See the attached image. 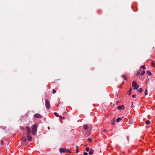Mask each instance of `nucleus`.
<instances>
[{
    "mask_svg": "<svg viewBox=\"0 0 155 155\" xmlns=\"http://www.w3.org/2000/svg\"><path fill=\"white\" fill-rule=\"evenodd\" d=\"M140 73L139 72H137V75H140Z\"/></svg>",
    "mask_w": 155,
    "mask_h": 155,
    "instance_id": "bb28decb",
    "label": "nucleus"
},
{
    "mask_svg": "<svg viewBox=\"0 0 155 155\" xmlns=\"http://www.w3.org/2000/svg\"><path fill=\"white\" fill-rule=\"evenodd\" d=\"M94 152V150L92 149H90L89 152V154L90 155H92Z\"/></svg>",
    "mask_w": 155,
    "mask_h": 155,
    "instance_id": "1a4fd4ad",
    "label": "nucleus"
},
{
    "mask_svg": "<svg viewBox=\"0 0 155 155\" xmlns=\"http://www.w3.org/2000/svg\"><path fill=\"white\" fill-rule=\"evenodd\" d=\"M154 64H155V63L153 62H152L151 63V64L153 66H154Z\"/></svg>",
    "mask_w": 155,
    "mask_h": 155,
    "instance_id": "b1692460",
    "label": "nucleus"
},
{
    "mask_svg": "<svg viewBox=\"0 0 155 155\" xmlns=\"http://www.w3.org/2000/svg\"><path fill=\"white\" fill-rule=\"evenodd\" d=\"M136 95H132V97L133 98H135Z\"/></svg>",
    "mask_w": 155,
    "mask_h": 155,
    "instance_id": "393cba45",
    "label": "nucleus"
},
{
    "mask_svg": "<svg viewBox=\"0 0 155 155\" xmlns=\"http://www.w3.org/2000/svg\"><path fill=\"white\" fill-rule=\"evenodd\" d=\"M144 94L145 95H146L147 94V89L145 90L144 91Z\"/></svg>",
    "mask_w": 155,
    "mask_h": 155,
    "instance_id": "2eb2a0df",
    "label": "nucleus"
},
{
    "mask_svg": "<svg viewBox=\"0 0 155 155\" xmlns=\"http://www.w3.org/2000/svg\"><path fill=\"white\" fill-rule=\"evenodd\" d=\"M145 73V71H143L142 72L140 73V75H143Z\"/></svg>",
    "mask_w": 155,
    "mask_h": 155,
    "instance_id": "f3484780",
    "label": "nucleus"
},
{
    "mask_svg": "<svg viewBox=\"0 0 155 155\" xmlns=\"http://www.w3.org/2000/svg\"><path fill=\"white\" fill-rule=\"evenodd\" d=\"M147 73L149 75H150L151 74L150 72V71H148L147 72Z\"/></svg>",
    "mask_w": 155,
    "mask_h": 155,
    "instance_id": "412c9836",
    "label": "nucleus"
},
{
    "mask_svg": "<svg viewBox=\"0 0 155 155\" xmlns=\"http://www.w3.org/2000/svg\"><path fill=\"white\" fill-rule=\"evenodd\" d=\"M132 86L133 87H134V89H137L139 88V85L137 84V83L134 81L132 82Z\"/></svg>",
    "mask_w": 155,
    "mask_h": 155,
    "instance_id": "f03ea898",
    "label": "nucleus"
},
{
    "mask_svg": "<svg viewBox=\"0 0 155 155\" xmlns=\"http://www.w3.org/2000/svg\"><path fill=\"white\" fill-rule=\"evenodd\" d=\"M114 123H115V122H114V121H113V122H112L111 123V124L112 125H114Z\"/></svg>",
    "mask_w": 155,
    "mask_h": 155,
    "instance_id": "cd10ccee",
    "label": "nucleus"
},
{
    "mask_svg": "<svg viewBox=\"0 0 155 155\" xmlns=\"http://www.w3.org/2000/svg\"><path fill=\"white\" fill-rule=\"evenodd\" d=\"M62 118H63V119H64V117H63V118L62 117Z\"/></svg>",
    "mask_w": 155,
    "mask_h": 155,
    "instance_id": "c9c22d12",
    "label": "nucleus"
},
{
    "mask_svg": "<svg viewBox=\"0 0 155 155\" xmlns=\"http://www.w3.org/2000/svg\"><path fill=\"white\" fill-rule=\"evenodd\" d=\"M118 110H120L121 109L123 110L124 109V106L123 105L121 106H119L117 108Z\"/></svg>",
    "mask_w": 155,
    "mask_h": 155,
    "instance_id": "9d476101",
    "label": "nucleus"
},
{
    "mask_svg": "<svg viewBox=\"0 0 155 155\" xmlns=\"http://www.w3.org/2000/svg\"><path fill=\"white\" fill-rule=\"evenodd\" d=\"M26 132L27 133V134H30L31 133V129L28 127H26Z\"/></svg>",
    "mask_w": 155,
    "mask_h": 155,
    "instance_id": "20e7f679",
    "label": "nucleus"
},
{
    "mask_svg": "<svg viewBox=\"0 0 155 155\" xmlns=\"http://www.w3.org/2000/svg\"><path fill=\"white\" fill-rule=\"evenodd\" d=\"M60 119H62V116H60Z\"/></svg>",
    "mask_w": 155,
    "mask_h": 155,
    "instance_id": "2f4dec72",
    "label": "nucleus"
},
{
    "mask_svg": "<svg viewBox=\"0 0 155 155\" xmlns=\"http://www.w3.org/2000/svg\"><path fill=\"white\" fill-rule=\"evenodd\" d=\"M131 90H132V89H131V88H130V89L129 91H128L129 95H130V94H131Z\"/></svg>",
    "mask_w": 155,
    "mask_h": 155,
    "instance_id": "6ab92c4d",
    "label": "nucleus"
},
{
    "mask_svg": "<svg viewBox=\"0 0 155 155\" xmlns=\"http://www.w3.org/2000/svg\"><path fill=\"white\" fill-rule=\"evenodd\" d=\"M26 140V139L25 138V137H23L22 139V140L25 142Z\"/></svg>",
    "mask_w": 155,
    "mask_h": 155,
    "instance_id": "ddd939ff",
    "label": "nucleus"
},
{
    "mask_svg": "<svg viewBox=\"0 0 155 155\" xmlns=\"http://www.w3.org/2000/svg\"><path fill=\"white\" fill-rule=\"evenodd\" d=\"M117 103H118V101H117Z\"/></svg>",
    "mask_w": 155,
    "mask_h": 155,
    "instance_id": "4c0bfd02",
    "label": "nucleus"
},
{
    "mask_svg": "<svg viewBox=\"0 0 155 155\" xmlns=\"http://www.w3.org/2000/svg\"><path fill=\"white\" fill-rule=\"evenodd\" d=\"M89 127L87 125H85L83 127V128L84 130H87Z\"/></svg>",
    "mask_w": 155,
    "mask_h": 155,
    "instance_id": "6e6552de",
    "label": "nucleus"
},
{
    "mask_svg": "<svg viewBox=\"0 0 155 155\" xmlns=\"http://www.w3.org/2000/svg\"><path fill=\"white\" fill-rule=\"evenodd\" d=\"M142 88H140L138 90V92L139 93H140L142 92Z\"/></svg>",
    "mask_w": 155,
    "mask_h": 155,
    "instance_id": "f8f14e48",
    "label": "nucleus"
},
{
    "mask_svg": "<svg viewBox=\"0 0 155 155\" xmlns=\"http://www.w3.org/2000/svg\"><path fill=\"white\" fill-rule=\"evenodd\" d=\"M124 117H122L121 118H120L119 117L116 120L117 122H119V121L121 120L122 118Z\"/></svg>",
    "mask_w": 155,
    "mask_h": 155,
    "instance_id": "9b49d317",
    "label": "nucleus"
},
{
    "mask_svg": "<svg viewBox=\"0 0 155 155\" xmlns=\"http://www.w3.org/2000/svg\"><path fill=\"white\" fill-rule=\"evenodd\" d=\"M67 152H68V153H70L71 152L68 150L67 151Z\"/></svg>",
    "mask_w": 155,
    "mask_h": 155,
    "instance_id": "c756f323",
    "label": "nucleus"
},
{
    "mask_svg": "<svg viewBox=\"0 0 155 155\" xmlns=\"http://www.w3.org/2000/svg\"><path fill=\"white\" fill-rule=\"evenodd\" d=\"M75 152H76V153H78L79 152V150H77Z\"/></svg>",
    "mask_w": 155,
    "mask_h": 155,
    "instance_id": "c85d7f7f",
    "label": "nucleus"
},
{
    "mask_svg": "<svg viewBox=\"0 0 155 155\" xmlns=\"http://www.w3.org/2000/svg\"><path fill=\"white\" fill-rule=\"evenodd\" d=\"M84 155H87L88 153H87L86 152H84Z\"/></svg>",
    "mask_w": 155,
    "mask_h": 155,
    "instance_id": "a878e982",
    "label": "nucleus"
},
{
    "mask_svg": "<svg viewBox=\"0 0 155 155\" xmlns=\"http://www.w3.org/2000/svg\"><path fill=\"white\" fill-rule=\"evenodd\" d=\"M92 141V140L91 138H88L87 139V141L89 143H90Z\"/></svg>",
    "mask_w": 155,
    "mask_h": 155,
    "instance_id": "4468645a",
    "label": "nucleus"
},
{
    "mask_svg": "<svg viewBox=\"0 0 155 155\" xmlns=\"http://www.w3.org/2000/svg\"><path fill=\"white\" fill-rule=\"evenodd\" d=\"M66 149L65 148H61L60 149V151L61 153H65L66 151Z\"/></svg>",
    "mask_w": 155,
    "mask_h": 155,
    "instance_id": "0eeeda50",
    "label": "nucleus"
},
{
    "mask_svg": "<svg viewBox=\"0 0 155 155\" xmlns=\"http://www.w3.org/2000/svg\"><path fill=\"white\" fill-rule=\"evenodd\" d=\"M54 115H55L56 116V117H58V113H56V112H54Z\"/></svg>",
    "mask_w": 155,
    "mask_h": 155,
    "instance_id": "aec40b11",
    "label": "nucleus"
},
{
    "mask_svg": "<svg viewBox=\"0 0 155 155\" xmlns=\"http://www.w3.org/2000/svg\"><path fill=\"white\" fill-rule=\"evenodd\" d=\"M53 92V94H55V93H56V91L55 90L53 89V92Z\"/></svg>",
    "mask_w": 155,
    "mask_h": 155,
    "instance_id": "4be33fe9",
    "label": "nucleus"
},
{
    "mask_svg": "<svg viewBox=\"0 0 155 155\" xmlns=\"http://www.w3.org/2000/svg\"><path fill=\"white\" fill-rule=\"evenodd\" d=\"M141 68H143V69H145V68L144 66H142L140 67Z\"/></svg>",
    "mask_w": 155,
    "mask_h": 155,
    "instance_id": "5701e85b",
    "label": "nucleus"
},
{
    "mask_svg": "<svg viewBox=\"0 0 155 155\" xmlns=\"http://www.w3.org/2000/svg\"><path fill=\"white\" fill-rule=\"evenodd\" d=\"M30 135V134H27V138L28 140L31 141L32 140V137Z\"/></svg>",
    "mask_w": 155,
    "mask_h": 155,
    "instance_id": "423d86ee",
    "label": "nucleus"
},
{
    "mask_svg": "<svg viewBox=\"0 0 155 155\" xmlns=\"http://www.w3.org/2000/svg\"><path fill=\"white\" fill-rule=\"evenodd\" d=\"M90 150V148L89 147H87L86 148V151L87 152H89Z\"/></svg>",
    "mask_w": 155,
    "mask_h": 155,
    "instance_id": "dca6fc26",
    "label": "nucleus"
},
{
    "mask_svg": "<svg viewBox=\"0 0 155 155\" xmlns=\"http://www.w3.org/2000/svg\"><path fill=\"white\" fill-rule=\"evenodd\" d=\"M129 138V137H127V140H128Z\"/></svg>",
    "mask_w": 155,
    "mask_h": 155,
    "instance_id": "f704fd0d",
    "label": "nucleus"
},
{
    "mask_svg": "<svg viewBox=\"0 0 155 155\" xmlns=\"http://www.w3.org/2000/svg\"><path fill=\"white\" fill-rule=\"evenodd\" d=\"M124 79L125 80H127V78H126V77H125L124 78Z\"/></svg>",
    "mask_w": 155,
    "mask_h": 155,
    "instance_id": "7c9ffc66",
    "label": "nucleus"
},
{
    "mask_svg": "<svg viewBox=\"0 0 155 155\" xmlns=\"http://www.w3.org/2000/svg\"><path fill=\"white\" fill-rule=\"evenodd\" d=\"M122 77H124V78L125 77V76L124 75H122Z\"/></svg>",
    "mask_w": 155,
    "mask_h": 155,
    "instance_id": "473e14b6",
    "label": "nucleus"
},
{
    "mask_svg": "<svg viewBox=\"0 0 155 155\" xmlns=\"http://www.w3.org/2000/svg\"><path fill=\"white\" fill-rule=\"evenodd\" d=\"M37 130V126L36 124H34L32 126L31 133L33 135L36 134Z\"/></svg>",
    "mask_w": 155,
    "mask_h": 155,
    "instance_id": "f257e3e1",
    "label": "nucleus"
},
{
    "mask_svg": "<svg viewBox=\"0 0 155 155\" xmlns=\"http://www.w3.org/2000/svg\"><path fill=\"white\" fill-rule=\"evenodd\" d=\"M150 123V122L149 120H147L146 122H145L146 124H149Z\"/></svg>",
    "mask_w": 155,
    "mask_h": 155,
    "instance_id": "a211bd4d",
    "label": "nucleus"
},
{
    "mask_svg": "<svg viewBox=\"0 0 155 155\" xmlns=\"http://www.w3.org/2000/svg\"><path fill=\"white\" fill-rule=\"evenodd\" d=\"M34 117H35L39 118H41L42 117L41 115L38 114H35L34 115Z\"/></svg>",
    "mask_w": 155,
    "mask_h": 155,
    "instance_id": "39448f33",
    "label": "nucleus"
},
{
    "mask_svg": "<svg viewBox=\"0 0 155 155\" xmlns=\"http://www.w3.org/2000/svg\"><path fill=\"white\" fill-rule=\"evenodd\" d=\"M48 128L49 129V130L50 129V127H48Z\"/></svg>",
    "mask_w": 155,
    "mask_h": 155,
    "instance_id": "72a5a7b5",
    "label": "nucleus"
},
{
    "mask_svg": "<svg viewBox=\"0 0 155 155\" xmlns=\"http://www.w3.org/2000/svg\"><path fill=\"white\" fill-rule=\"evenodd\" d=\"M106 131V130H104V131Z\"/></svg>",
    "mask_w": 155,
    "mask_h": 155,
    "instance_id": "e433bc0d",
    "label": "nucleus"
},
{
    "mask_svg": "<svg viewBox=\"0 0 155 155\" xmlns=\"http://www.w3.org/2000/svg\"><path fill=\"white\" fill-rule=\"evenodd\" d=\"M45 105L46 108L47 109H49L50 107V104L49 102L48 101L47 99L45 100Z\"/></svg>",
    "mask_w": 155,
    "mask_h": 155,
    "instance_id": "7ed1b4c3",
    "label": "nucleus"
}]
</instances>
